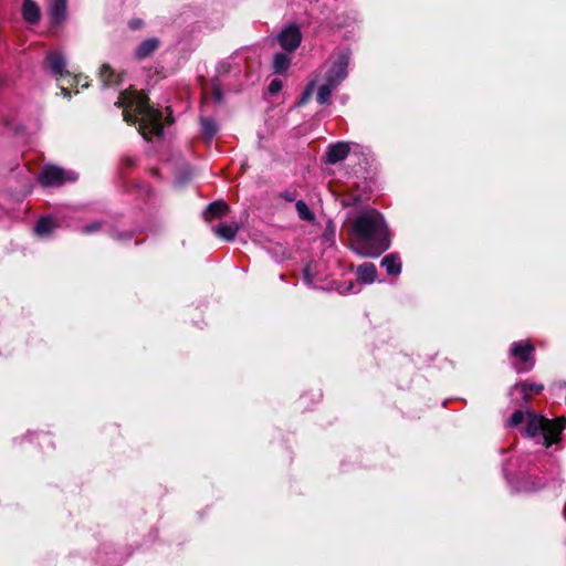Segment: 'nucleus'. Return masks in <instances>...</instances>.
I'll list each match as a JSON object with an SVG mask.
<instances>
[{
	"mask_svg": "<svg viewBox=\"0 0 566 566\" xmlns=\"http://www.w3.org/2000/svg\"><path fill=\"white\" fill-rule=\"evenodd\" d=\"M348 233L352 250L361 256L377 258L391 243L382 214L373 208L363 210L352 219Z\"/></svg>",
	"mask_w": 566,
	"mask_h": 566,
	"instance_id": "1",
	"label": "nucleus"
},
{
	"mask_svg": "<svg viewBox=\"0 0 566 566\" xmlns=\"http://www.w3.org/2000/svg\"><path fill=\"white\" fill-rule=\"evenodd\" d=\"M115 106L123 108V117L127 124H138V130L144 138L161 136L164 130L163 113L151 107L148 97L135 88L122 91Z\"/></svg>",
	"mask_w": 566,
	"mask_h": 566,
	"instance_id": "2",
	"label": "nucleus"
},
{
	"mask_svg": "<svg viewBox=\"0 0 566 566\" xmlns=\"http://www.w3.org/2000/svg\"><path fill=\"white\" fill-rule=\"evenodd\" d=\"M350 60L348 50H339L334 52L329 59L321 66L312 80L298 102L300 105L305 104L312 96L316 84L321 83L316 99L319 104H328L334 90L347 77V67Z\"/></svg>",
	"mask_w": 566,
	"mask_h": 566,
	"instance_id": "3",
	"label": "nucleus"
},
{
	"mask_svg": "<svg viewBox=\"0 0 566 566\" xmlns=\"http://www.w3.org/2000/svg\"><path fill=\"white\" fill-rule=\"evenodd\" d=\"M525 422L523 433L530 438L536 446L545 448L552 454L559 448L562 442V432L566 427L564 418L551 420L532 411L523 412L516 410L510 419L511 426H520Z\"/></svg>",
	"mask_w": 566,
	"mask_h": 566,
	"instance_id": "4",
	"label": "nucleus"
},
{
	"mask_svg": "<svg viewBox=\"0 0 566 566\" xmlns=\"http://www.w3.org/2000/svg\"><path fill=\"white\" fill-rule=\"evenodd\" d=\"M76 178L77 176L73 171H66L57 166L48 165L42 169L39 181L45 187H55L66 181H74Z\"/></svg>",
	"mask_w": 566,
	"mask_h": 566,
	"instance_id": "5",
	"label": "nucleus"
},
{
	"mask_svg": "<svg viewBox=\"0 0 566 566\" xmlns=\"http://www.w3.org/2000/svg\"><path fill=\"white\" fill-rule=\"evenodd\" d=\"M533 352L534 346L528 342H515L512 344L510 353L521 364V366L516 367L518 373L532 369L534 366Z\"/></svg>",
	"mask_w": 566,
	"mask_h": 566,
	"instance_id": "6",
	"label": "nucleus"
},
{
	"mask_svg": "<svg viewBox=\"0 0 566 566\" xmlns=\"http://www.w3.org/2000/svg\"><path fill=\"white\" fill-rule=\"evenodd\" d=\"M301 41V31L294 24L285 27L277 35L279 44L289 53L294 52L300 46Z\"/></svg>",
	"mask_w": 566,
	"mask_h": 566,
	"instance_id": "7",
	"label": "nucleus"
},
{
	"mask_svg": "<svg viewBox=\"0 0 566 566\" xmlns=\"http://www.w3.org/2000/svg\"><path fill=\"white\" fill-rule=\"evenodd\" d=\"M45 69L50 72L51 75L55 76L57 80L67 75L66 71V59L60 51H51L48 53L44 61Z\"/></svg>",
	"mask_w": 566,
	"mask_h": 566,
	"instance_id": "8",
	"label": "nucleus"
},
{
	"mask_svg": "<svg viewBox=\"0 0 566 566\" xmlns=\"http://www.w3.org/2000/svg\"><path fill=\"white\" fill-rule=\"evenodd\" d=\"M48 14L52 25L62 24L67 17V0H48Z\"/></svg>",
	"mask_w": 566,
	"mask_h": 566,
	"instance_id": "9",
	"label": "nucleus"
},
{
	"mask_svg": "<svg viewBox=\"0 0 566 566\" xmlns=\"http://www.w3.org/2000/svg\"><path fill=\"white\" fill-rule=\"evenodd\" d=\"M350 151L349 144L345 142H337L331 144L326 149V163L335 165L345 160Z\"/></svg>",
	"mask_w": 566,
	"mask_h": 566,
	"instance_id": "10",
	"label": "nucleus"
},
{
	"mask_svg": "<svg viewBox=\"0 0 566 566\" xmlns=\"http://www.w3.org/2000/svg\"><path fill=\"white\" fill-rule=\"evenodd\" d=\"M99 80L104 87L119 85L122 82L120 75L116 74L108 64H103L99 70Z\"/></svg>",
	"mask_w": 566,
	"mask_h": 566,
	"instance_id": "11",
	"label": "nucleus"
},
{
	"mask_svg": "<svg viewBox=\"0 0 566 566\" xmlns=\"http://www.w3.org/2000/svg\"><path fill=\"white\" fill-rule=\"evenodd\" d=\"M23 19L31 24L40 21L41 12L39 6L33 0H24L22 6Z\"/></svg>",
	"mask_w": 566,
	"mask_h": 566,
	"instance_id": "12",
	"label": "nucleus"
},
{
	"mask_svg": "<svg viewBox=\"0 0 566 566\" xmlns=\"http://www.w3.org/2000/svg\"><path fill=\"white\" fill-rule=\"evenodd\" d=\"M376 273H377L376 265L370 262H365V263L360 264L357 268V272H356L358 281L366 283V284H371L376 280Z\"/></svg>",
	"mask_w": 566,
	"mask_h": 566,
	"instance_id": "13",
	"label": "nucleus"
},
{
	"mask_svg": "<svg viewBox=\"0 0 566 566\" xmlns=\"http://www.w3.org/2000/svg\"><path fill=\"white\" fill-rule=\"evenodd\" d=\"M381 266L386 269L389 275L397 276L401 272V261L398 254L390 253L382 258L380 262Z\"/></svg>",
	"mask_w": 566,
	"mask_h": 566,
	"instance_id": "14",
	"label": "nucleus"
},
{
	"mask_svg": "<svg viewBox=\"0 0 566 566\" xmlns=\"http://www.w3.org/2000/svg\"><path fill=\"white\" fill-rule=\"evenodd\" d=\"M290 54L289 52H280L273 56L272 67L274 73L284 74L289 70L292 61Z\"/></svg>",
	"mask_w": 566,
	"mask_h": 566,
	"instance_id": "15",
	"label": "nucleus"
},
{
	"mask_svg": "<svg viewBox=\"0 0 566 566\" xmlns=\"http://www.w3.org/2000/svg\"><path fill=\"white\" fill-rule=\"evenodd\" d=\"M57 227L56 222L52 217L46 216L42 217L35 224L34 231L36 235L44 238L50 235L54 229Z\"/></svg>",
	"mask_w": 566,
	"mask_h": 566,
	"instance_id": "16",
	"label": "nucleus"
},
{
	"mask_svg": "<svg viewBox=\"0 0 566 566\" xmlns=\"http://www.w3.org/2000/svg\"><path fill=\"white\" fill-rule=\"evenodd\" d=\"M544 389L541 384L524 381L514 386L513 390L518 391L523 399H527L533 394H539Z\"/></svg>",
	"mask_w": 566,
	"mask_h": 566,
	"instance_id": "17",
	"label": "nucleus"
},
{
	"mask_svg": "<svg viewBox=\"0 0 566 566\" xmlns=\"http://www.w3.org/2000/svg\"><path fill=\"white\" fill-rule=\"evenodd\" d=\"M159 45V41L156 38L147 39L142 42L136 49V56L138 59H145L153 54Z\"/></svg>",
	"mask_w": 566,
	"mask_h": 566,
	"instance_id": "18",
	"label": "nucleus"
},
{
	"mask_svg": "<svg viewBox=\"0 0 566 566\" xmlns=\"http://www.w3.org/2000/svg\"><path fill=\"white\" fill-rule=\"evenodd\" d=\"M239 230V226L237 223H220L217 228L213 229L214 233L227 240L232 241Z\"/></svg>",
	"mask_w": 566,
	"mask_h": 566,
	"instance_id": "19",
	"label": "nucleus"
},
{
	"mask_svg": "<svg viewBox=\"0 0 566 566\" xmlns=\"http://www.w3.org/2000/svg\"><path fill=\"white\" fill-rule=\"evenodd\" d=\"M228 211V206L223 201H214L210 203L206 211L205 218L206 220H210L212 218H219L226 214Z\"/></svg>",
	"mask_w": 566,
	"mask_h": 566,
	"instance_id": "20",
	"label": "nucleus"
},
{
	"mask_svg": "<svg viewBox=\"0 0 566 566\" xmlns=\"http://www.w3.org/2000/svg\"><path fill=\"white\" fill-rule=\"evenodd\" d=\"M200 124H201L202 133L208 139H211L217 134L218 127H217L216 122L212 118L202 117L200 119Z\"/></svg>",
	"mask_w": 566,
	"mask_h": 566,
	"instance_id": "21",
	"label": "nucleus"
},
{
	"mask_svg": "<svg viewBox=\"0 0 566 566\" xmlns=\"http://www.w3.org/2000/svg\"><path fill=\"white\" fill-rule=\"evenodd\" d=\"M295 208H296L300 219H302L304 221H313L314 220L315 217H314L313 212L310 210L308 206L303 200L296 201Z\"/></svg>",
	"mask_w": 566,
	"mask_h": 566,
	"instance_id": "22",
	"label": "nucleus"
},
{
	"mask_svg": "<svg viewBox=\"0 0 566 566\" xmlns=\"http://www.w3.org/2000/svg\"><path fill=\"white\" fill-rule=\"evenodd\" d=\"M103 226H104V223L102 221H94L90 224L84 226L81 231H82V233L91 234V233L101 231Z\"/></svg>",
	"mask_w": 566,
	"mask_h": 566,
	"instance_id": "23",
	"label": "nucleus"
},
{
	"mask_svg": "<svg viewBox=\"0 0 566 566\" xmlns=\"http://www.w3.org/2000/svg\"><path fill=\"white\" fill-rule=\"evenodd\" d=\"M283 87V82L280 78H273L268 87V91L271 95L277 94Z\"/></svg>",
	"mask_w": 566,
	"mask_h": 566,
	"instance_id": "24",
	"label": "nucleus"
},
{
	"mask_svg": "<svg viewBox=\"0 0 566 566\" xmlns=\"http://www.w3.org/2000/svg\"><path fill=\"white\" fill-rule=\"evenodd\" d=\"M516 484L522 488V489H531V488H535V486H541L542 483H534V482H530L528 480H524V478H517L516 479Z\"/></svg>",
	"mask_w": 566,
	"mask_h": 566,
	"instance_id": "25",
	"label": "nucleus"
},
{
	"mask_svg": "<svg viewBox=\"0 0 566 566\" xmlns=\"http://www.w3.org/2000/svg\"><path fill=\"white\" fill-rule=\"evenodd\" d=\"M338 290L343 294L358 292L357 284L353 281H349L348 283H346L345 287L339 286Z\"/></svg>",
	"mask_w": 566,
	"mask_h": 566,
	"instance_id": "26",
	"label": "nucleus"
},
{
	"mask_svg": "<svg viewBox=\"0 0 566 566\" xmlns=\"http://www.w3.org/2000/svg\"><path fill=\"white\" fill-rule=\"evenodd\" d=\"M212 96L216 103H220L223 97L222 90L216 84L212 86Z\"/></svg>",
	"mask_w": 566,
	"mask_h": 566,
	"instance_id": "27",
	"label": "nucleus"
},
{
	"mask_svg": "<svg viewBox=\"0 0 566 566\" xmlns=\"http://www.w3.org/2000/svg\"><path fill=\"white\" fill-rule=\"evenodd\" d=\"M303 281L306 285L312 286L313 285V279L311 275V271L308 268H306L303 272Z\"/></svg>",
	"mask_w": 566,
	"mask_h": 566,
	"instance_id": "28",
	"label": "nucleus"
},
{
	"mask_svg": "<svg viewBox=\"0 0 566 566\" xmlns=\"http://www.w3.org/2000/svg\"><path fill=\"white\" fill-rule=\"evenodd\" d=\"M282 198H284L286 201H294L296 199V192L286 190L282 195Z\"/></svg>",
	"mask_w": 566,
	"mask_h": 566,
	"instance_id": "29",
	"label": "nucleus"
},
{
	"mask_svg": "<svg viewBox=\"0 0 566 566\" xmlns=\"http://www.w3.org/2000/svg\"><path fill=\"white\" fill-rule=\"evenodd\" d=\"M62 94H63V96H64V97H66V98H70V97H71L70 92H69V91H67V88H65V87H62Z\"/></svg>",
	"mask_w": 566,
	"mask_h": 566,
	"instance_id": "30",
	"label": "nucleus"
},
{
	"mask_svg": "<svg viewBox=\"0 0 566 566\" xmlns=\"http://www.w3.org/2000/svg\"><path fill=\"white\" fill-rule=\"evenodd\" d=\"M140 24V21H132V28L136 29Z\"/></svg>",
	"mask_w": 566,
	"mask_h": 566,
	"instance_id": "31",
	"label": "nucleus"
},
{
	"mask_svg": "<svg viewBox=\"0 0 566 566\" xmlns=\"http://www.w3.org/2000/svg\"><path fill=\"white\" fill-rule=\"evenodd\" d=\"M127 161H128V165H134V160L133 159L129 158V159H127Z\"/></svg>",
	"mask_w": 566,
	"mask_h": 566,
	"instance_id": "32",
	"label": "nucleus"
},
{
	"mask_svg": "<svg viewBox=\"0 0 566 566\" xmlns=\"http://www.w3.org/2000/svg\"><path fill=\"white\" fill-rule=\"evenodd\" d=\"M114 237H115V238H117V240H123V239H124V238H122L120 235H115V234H114Z\"/></svg>",
	"mask_w": 566,
	"mask_h": 566,
	"instance_id": "33",
	"label": "nucleus"
},
{
	"mask_svg": "<svg viewBox=\"0 0 566 566\" xmlns=\"http://www.w3.org/2000/svg\"><path fill=\"white\" fill-rule=\"evenodd\" d=\"M74 81L76 82V84H78L80 80L77 77H74Z\"/></svg>",
	"mask_w": 566,
	"mask_h": 566,
	"instance_id": "34",
	"label": "nucleus"
}]
</instances>
